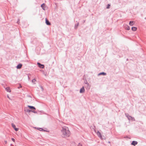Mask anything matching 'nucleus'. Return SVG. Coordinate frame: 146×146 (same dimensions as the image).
<instances>
[{
    "instance_id": "nucleus-32",
    "label": "nucleus",
    "mask_w": 146,
    "mask_h": 146,
    "mask_svg": "<svg viewBox=\"0 0 146 146\" xmlns=\"http://www.w3.org/2000/svg\"><path fill=\"white\" fill-rule=\"evenodd\" d=\"M108 143H110V141H109L108 142Z\"/></svg>"
},
{
    "instance_id": "nucleus-27",
    "label": "nucleus",
    "mask_w": 146,
    "mask_h": 146,
    "mask_svg": "<svg viewBox=\"0 0 146 146\" xmlns=\"http://www.w3.org/2000/svg\"><path fill=\"white\" fill-rule=\"evenodd\" d=\"M31 111L32 112L34 113H36V112L35 111L33 110V111Z\"/></svg>"
},
{
    "instance_id": "nucleus-29",
    "label": "nucleus",
    "mask_w": 146,
    "mask_h": 146,
    "mask_svg": "<svg viewBox=\"0 0 146 146\" xmlns=\"http://www.w3.org/2000/svg\"><path fill=\"white\" fill-rule=\"evenodd\" d=\"M125 115L127 117V116H128V115H129L127 113H125Z\"/></svg>"
},
{
    "instance_id": "nucleus-5",
    "label": "nucleus",
    "mask_w": 146,
    "mask_h": 146,
    "mask_svg": "<svg viewBox=\"0 0 146 146\" xmlns=\"http://www.w3.org/2000/svg\"><path fill=\"white\" fill-rule=\"evenodd\" d=\"M137 143L138 142L137 141H132V142L131 143V145L134 146H135L136 145H137Z\"/></svg>"
},
{
    "instance_id": "nucleus-17",
    "label": "nucleus",
    "mask_w": 146,
    "mask_h": 146,
    "mask_svg": "<svg viewBox=\"0 0 146 146\" xmlns=\"http://www.w3.org/2000/svg\"><path fill=\"white\" fill-rule=\"evenodd\" d=\"M79 23H78L76 24L75 25V27H75V29L77 28L78 26L79 25Z\"/></svg>"
},
{
    "instance_id": "nucleus-10",
    "label": "nucleus",
    "mask_w": 146,
    "mask_h": 146,
    "mask_svg": "<svg viewBox=\"0 0 146 146\" xmlns=\"http://www.w3.org/2000/svg\"><path fill=\"white\" fill-rule=\"evenodd\" d=\"M28 107L29 108H30V109H34V110L36 109L33 106H28Z\"/></svg>"
},
{
    "instance_id": "nucleus-25",
    "label": "nucleus",
    "mask_w": 146,
    "mask_h": 146,
    "mask_svg": "<svg viewBox=\"0 0 146 146\" xmlns=\"http://www.w3.org/2000/svg\"><path fill=\"white\" fill-rule=\"evenodd\" d=\"M110 5L109 4H108V5L107 7V9H109L110 8Z\"/></svg>"
},
{
    "instance_id": "nucleus-3",
    "label": "nucleus",
    "mask_w": 146,
    "mask_h": 146,
    "mask_svg": "<svg viewBox=\"0 0 146 146\" xmlns=\"http://www.w3.org/2000/svg\"><path fill=\"white\" fill-rule=\"evenodd\" d=\"M11 125L12 127L16 131H17L19 130V129L18 128H16V126L13 123H12L11 124Z\"/></svg>"
},
{
    "instance_id": "nucleus-30",
    "label": "nucleus",
    "mask_w": 146,
    "mask_h": 146,
    "mask_svg": "<svg viewBox=\"0 0 146 146\" xmlns=\"http://www.w3.org/2000/svg\"><path fill=\"white\" fill-rule=\"evenodd\" d=\"M21 87H22V86L21 85H20V86L18 87V89H19L20 88H21Z\"/></svg>"
},
{
    "instance_id": "nucleus-22",
    "label": "nucleus",
    "mask_w": 146,
    "mask_h": 146,
    "mask_svg": "<svg viewBox=\"0 0 146 146\" xmlns=\"http://www.w3.org/2000/svg\"><path fill=\"white\" fill-rule=\"evenodd\" d=\"M40 87L41 88V89H42V91H43V90H44V88H43V87H42V86H40Z\"/></svg>"
},
{
    "instance_id": "nucleus-19",
    "label": "nucleus",
    "mask_w": 146,
    "mask_h": 146,
    "mask_svg": "<svg viewBox=\"0 0 146 146\" xmlns=\"http://www.w3.org/2000/svg\"><path fill=\"white\" fill-rule=\"evenodd\" d=\"M86 82L85 83V84H87V86H88V87L89 88H90V86L89 84L87 82V81H86Z\"/></svg>"
},
{
    "instance_id": "nucleus-15",
    "label": "nucleus",
    "mask_w": 146,
    "mask_h": 146,
    "mask_svg": "<svg viewBox=\"0 0 146 146\" xmlns=\"http://www.w3.org/2000/svg\"><path fill=\"white\" fill-rule=\"evenodd\" d=\"M44 5H45V4L44 3H43L42 4L41 6V7L42 8V9L44 10H45L44 7Z\"/></svg>"
},
{
    "instance_id": "nucleus-26",
    "label": "nucleus",
    "mask_w": 146,
    "mask_h": 146,
    "mask_svg": "<svg viewBox=\"0 0 146 146\" xmlns=\"http://www.w3.org/2000/svg\"><path fill=\"white\" fill-rule=\"evenodd\" d=\"M131 120H133V121H135V119L134 118V117H132V118L131 119Z\"/></svg>"
},
{
    "instance_id": "nucleus-8",
    "label": "nucleus",
    "mask_w": 146,
    "mask_h": 146,
    "mask_svg": "<svg viewBox=\"0 0 146 146\" xmlns=\"http://www.w3.org/2000/svg\"><path fill=\"white\" fill-rule=\"evenodd\" d=\"M45 22H46V23L47 25H50L51 24H50V23L49 22L48 20L46 18V19Z\"/></svg>"
},
{
    "instance_id": "nucleus-7",
    "label": "nucleus",
    "mask_w": 146,
    "mask_h": 146,
    "mask_svg": "<svg viewBox=\"0 0 146 146\" xmlns=\"http://www.w3.org/2000/svg\"><path fill=\"white\" fill-rule=\"evenodd\" d=\"M22 65L21 64H19L17 66L16 68L17 69H20L22 67Z\"/></svg>"
},
{
    "instance_id": "nucleus-23",
    "label": "nucleus",
    "mask_w": 146,
    "mask_h": 146,
    "mask_svg": "<svg viewBox=\"0 0 146 146\" xmlns=\"http://www.w3.org/2000/svg\"><path fill=\"white\" fill-rule=\"evenodd\" d=\"M36 81V80L35 79H34L33 80H32V82L33 83H34Z\"/></svg>"
},
{
    "instance_id": "nucleus-20",
    "label": "nucleus",
    "mask_w": 146,
    "mask_h": 146,
    "mask_svg": "<svg viewBox=\"0 0 146 146\" xmlns=\"http://www.w3.org/2000/svg\"><path fill=\"white\" fill-rule=\"evenodd\" d=\"M38 129L40 131H45V130H44V129L42 128H38Z\"/></svg>"
},
{
    "instance_id": "nucleus-11",
    "label": "nucleus",
    "mask_w": 146,
    "mask_h": 146,
    "mask_svg": "<svg viewBox=\"0 0 146 146\" xmlns=\"http://www.w3.org/2000/svg\"><path fill=\"white\" fill-rule=\"evenodd\" d=\"M135 24V23L133 21H130L129 22V25L130 26H133V25Z\"/></svg>"
},
{
    "instance_id": "nucleus-31",
    "label": "nucleus",
    "mask_w": 146,
    "mask_h": 146,
    "mask_svg": "<svg viewBox=\"0 0 146 146\" xmlns=\"http://www.w3.org/2000/svg\"><path fill=\"white\" fill-rule=\"evenodd\" d=\"M7 97L9 98V99L11 100V99H10V98H9V96H8V95H7Z\"/></svg>"
},
{
    "instance_id": "nucleus-24",
    "label": "nucleus",
    "mask_w": 146,
    "mask_h": 146,
    "mask_svg": "<svg viewBox=\"0 0 146 146\" xmlns=\"http://www.w3.org/2000/svg\"><path fill=\"white\" fill-rule=\"evenodd\" d=\"M77 146H82V145L80 143H79Z\"/></svg>"
},
{
    "instance_id": "nucleus-16",
    "label": "nucleus",
    "mask_w": 146,
    "mask_h": 146,
    "mask_svg": "<svg viewBox=\"0 0 146 146\" xmlns=\"http://www.w3.org/2000/svg\"><path fill=\"white\" fill-rule=\"evenodd\" d=\"M25 111L29 113L31 111L29 109H26L25 110Z\"/></svg>"
},
{
    "instance_id": "nucleus-12",
    "label": "nucleus",
    "mask_w": 146,
    "mask_h": 146,
    "mask_svg": "<svg viewBox=\"0 0 146 146\" xmlns=\"http://www.w3.org/2000/svg\"><path fill=\"white\" fill-rule=\"evenodd\" d=\"M106 73L104 72H102L98 74V75L99 76L100 75H103L105 76L106 75Z\"/></svg>"
},
{
    "instance_id": "nucleus-28",
    "label": "nucleus",
    "mask_w": 146,
    "mask_h": 146,
    "mask_svg": "<svg viewBox=\"0 0 146 146\" xmlns=\"http://www.w3.org/2000/svg\"><path fill=\"white\" fill-rule=\"evenodd\" d=\"M11 140L14 142L15 141V139L13 138H12Z\"/></svg>"
},
{
    "instance_id": "nucleus-34",
    "label": "nucleus",
    "mask_w": 146,
    "mask_h": 146,
    "mask_svg": "<svg viewBox=\"0 0 146 146\" xmlns=\"http://www.w3.org/2000/svg\"><path fill=\"white\" fill-rule=\"evenodd\" d=\"M85 22V21H84V22Z\"/></svg>"
},
{
    "instance_id": "nucleus-2",
    "label": "nucleus",
    "mask_w": 146,
    "mask_h": 146,
    "mask_svg": "<svg viewBox=\"0 0 146 146\" xmlns=\"http://www.w3.org/2000/svg\"><path fill=\"white\" fill-rule=\"evenodd\" d=\"M97 134L98 137L101 139H105V137H104V138H102L100 132L99 131H97Z\"/></svg>"
},
{
    "instance_id": "nucleus-6",
    "label": "nucleus",
    "mask_w": 146,
    "mask_h": 146,
    "mask_svg": "<svg viewBox=\"0 0 146 146\" xmlns=\"http://www.w3.org/2000/svg\"><path fill=\"white\" fill-rule=\"evenodd\" d=\"M85 90L84 87L81 88L80 90V92L81 93H83L84 92Z\"/></svg>"
},
{
    "instance_id": "nucleus-18",
    "label": "nucleus",
    "mask_w": 146,
    "mask_h": 146,
    "mask_svg": "<svg viewBox=\"0 0 146 146\" xmlns=\"http://www.w3.org/2000/svg\"><path fill=\"white\" fill-rule=\"evenodd\" d=\"M127 118L129 120H130L132 118V117H131V116L130 115H128V116H127Z\"/></svg>"
},
{
    "instance_id": "nucleus-9",
    "label": "nucleus",
    "mask_w": 146,
    "mask_h": 146,
    "mask_svg": "<svg viewBox=\"0 0 146 146\" xmlns=\"http://www.w3.org/2000/svg\"><path fill=\"white\" fill-rule=\"evenodd\" d=\"M125 29L127 30H129L130 29L129 27L127 25H125L124 26Z\"/></svg>"
},
{
    "instance_id": "nucleus-21",
    "label": "nucleus",
    "mask_w": 146,
    "mask_h": 146,
    "mask_svg": "<svg viewBox=\"0 0 146 146\" xmlns=\"http://www.w3.org/2000/svg\"><path fill=\"white\" fill-rule=\"evenodd\" d=\"M17 23L19 24V23H20V20L19 19H18V21L17 22Z\"/></svg>"
},
{
    "instance_id": "nucleus-14",
    "label": "nucleus",
    "mask_w": 146,
    "mask_h": 146,
    "mask_svg": "<svg viewBox=\"0 0 146 146\" xmlns=\"http://www.w3.org/2000/svg\"><path fill=\"white\" fill-rule=\"evenodd\" d=\"M132 30L133 31H135L137 29V27H132L131 28Z\"/></svg>"
},
{
    "instance_id": "nucleus-13",
    "label": "nucleus",
    "mask_w": 146,
    "mask_h": 146,
    "mask_svg": "<svg viewBox=\"0 0 146 146\" xmlns=\"http://www.w3.org/2000/svg\"><path fill=\"white\" fill-rule=\"evenodd\" d=\"M5 90L7 91V92H11L10 89L9 88V87H6L5 88Z\"/></svg>"
},
{
    "instance_id": "nucleus-4",
    "label": "nucleus",
    "mask_w": 146,
    "mask_h": 146,
    "mask_svg": "<svg viewBox=\"0 0 146 146\" xmlns=\"http://www.w3.org/2000/svg\"><path fill=\"white\" fill-rule=\"evenodd\" d=\"M37 64L39 67L42 68H44V65L41 64L40 63L38 62H37Z\"/></svg>"
},
{
    "instance_id": "nucleus-33",
    "label": "nucleus",
    "mask_w": 146,
    "mask_h": 146,
    "mask_svg": "<svg viewBox=\"0 0 146 146\" xmlns=\"http://www.w3.org/2000/svg\"><path fill=\"white\" fill-rule=\"evenodd\" d=\"M7 141H5V143H7Z\"/></svg>"
},
{
    "instance_id": "nucleus-1",
    "label": "nucleus",
    "mask_w": 146,
    "mask_h": 146,
    "mask_svg": "<svg viewBox=\"0 0 146 146\" xmlns=\"http://www.w3.org/2000/svg\"><path fill=\"white\" fill-rule=\"evenodd\" d=\"M61 131L62 132V136L63 137L66 138L68 137L70 135V133L68 128L67 127L65 126L63 127Z\"/></svg>"
}]
</instances>
